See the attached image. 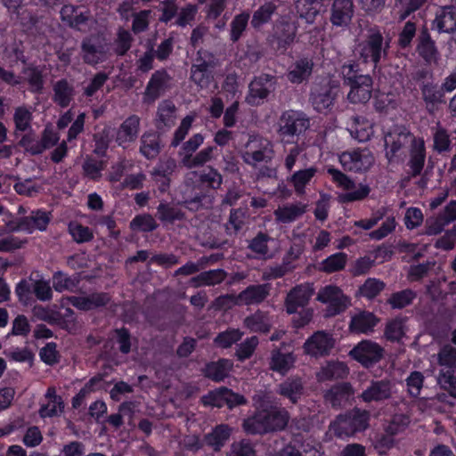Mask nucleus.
<instances>
[{
	"label": "nucleus",
	"instance_id": "obj_46",
	"mask_svg": "<svg viewBox=\"0 0 456 456\" xmlns=\"http://www.w3.org/2000/svg\"><path fill=\"white\" fill-rule=\"evenodd\" d=\"M22 74L31 92L41 93L43 91L45 80L43 70L39 67H26L22 69Z\"/></svg>",
	"mask_w": 456,
	"mask_h": 456
},
{
	"label": "nucleus",
	"instance_id": "obj_32",
	"mask_svg": "<svg viewBox=\"0 0 456 456\" xmlns=\"http://www.w3.org/2000/svg\"><path fill=\"white\" fill-rule=\"evenodd\" d=\"M233 367V363L228 359H219L208 362L202 370L203 375L215 382H221L226 379Z\"/></svg>",
	"mask_w": 456,
	"mask_h": 456
},
{
	"label": "nucleus",
	"instance_id": "obj_3",
	"mask_svg": "<svg viewBox=\"0 0 456 456\" xmlns=\"http://www.w3.org/2000/svg\"><path fill=\"white\" fill-rule=\"evenodd\" d=\"M390 38L385 40L378 29H370L366 39L359 44V54L364 62H372L377 67L387 55Z\"/></svg>",
	"mask_w": 456,
	"mask_h": 456
},
{
	"label": "nucleus",
	"instance_id": "obj_16",
	"mask_svg": "<svg viewBox=\"0 0 456 456\" xmlns=\"http://www.w3.org/2000/svg\"><path fill=\"white\" fill-rule=\"evenodd\" d=\"M335 346V338L330 333L318 330L309 337L305 344V352L314 357L329 355Z\"/></svg>",
	"mask_w": 456,
	"mask_h": 456
},
{
	"label": "nucleus",
	"instance_id": "obj_61",
	"mask_svg": "<svg viewBox=\"0 0 456 456\" xmlns=\"http://www.w3.org/2000/svg\"><path fill=\"white\" fill-rule=\"evenodd\" d=\"M59 140V134L54 131L53 127L46 126L42 132L41 139L38 141L37 151H39V154L56 145Z\"/></svg>",
	"mask_w": 456,
	"mask_h": 456
},
{
	"label": "nucleus",
	"instance_id": "obj_29",
	"mask_svg": "<svg viewBox=\"0 0 456 456\" xmlns=\"http://www.w3.org/2000/svg\"><path fill=\"white\" fill-rule=\"evenodd\" d=\"M296 359L293 353L282 352L280 348H274L270 354L269 369L281 375H285L293 368Z\"/></svg>",
	"mask_w": 456,
	"mask_h": 456
},
{
	"label": "nucleus",
	"instance_id": "obj_47",
	"mask_svg": "<svg viewBox=\"0 0 456 456\" xmlns=\"http://www.w3.org/2000/svg\"><path fill=\"white\" fill-rule=\"evenodd\" d=\"M184 213L171 203H160L157 208V217L162 223L174 224L184 219Z\"/></svg>",
	"mask_w": 456,
	"mask_h": 456
},
{
	"label": "nucleus",
	"instance_id": "obj_40",
	"mask_svg": "<svg viewBox=\"0 0 456 456\" xmlns=\"http://www.w3.org/2000/svg\"><path fill=\"white\" fill-rule=\"evenodd\" d=\"M85 62L94 65L103 61L105 57L104 45L95 43L92 38H85L81 44Z\"/></svg>",
	"mask_w": 456,
	"mask_h": 456
},
{
	"label": "nucleus",
	"instance_id": "obj_15",
	"mask_svg": "<svg viewBox=\"0 0 456 456\" xmlns=\"http://www.w3.org/2000/svg\"><path fill=\"white\" fill-rule=\"evenodd\" d=\"M339 162L346 171L361 172L373 165L374 157L367 149L355 150L343 152L339 156Z\"/></svg>",
	"mask_w": 456,
	"mask_h": 456
},
{
	"label": "nucleus",
	"instance_id": "obj_11",
	"mask_svg": "<svg viewBox=\"0 0 456 456\" xmlns=\"http://www.w3.org/2000/svg\"><path fill=\"white\" fill-rule=\"evenodd\" d=\"M317 300L328 305L326 316H335L350 305V299L338 287H323L317 294Z\"/></svg>",
	"mask_w": 456,
	"mask_h": 456
},
{
	"label": "nucleus",
	"instance_id": "obj_12",
	"mask_svg": "<svg viewBox=\"0 0 456 456\" xmlns=\"http://www.w3.org/2000/svg\"><path fill=\"white\" fill-rule=\"evenodd\" d=\"M279 134L285 137H295L309 127V119L302 112L287 110L280 118Z\"/></svg>",
	"mask_w": 456,
	"mask_h": 456
},
{
	"label": "nucleus",
	"instance_id": "obj_14",
	"mask_svg": "<svg viewBox=\"0 0 456 456\" xmlns=\"http://www.w3.org/2000/svg\"><path fill=\"white\" fill-rule=\"evenodd\" d=\"M349 354L362 365L369 368L382 359L384 349L375 342L362 340L350 351Z\"/></svg>",
	"mask_w": 456,
	"mask_h": 456
},
{
	"label": "nucleus",
	"instance_id": "obj_50",
	"mask_svg": "<svg viewBox=\"0 0 456 456\" xmlns=\"http://www.w3.org/2000/svg\"><path fill=\"white\" fill-rule=\"evenodd\" d=\"M244 324L252 331L263 333L268 332L271 327L268 316L259 311L245 318Z\"/></svg>",
	"mask_w": 456,
	"mask_h": 456
},
{
	"label": "nucleus",
	"instance_id": "obj_34",
	"mask_svg": "<svg viewBox=\"0 0 456 456\" xmlns=\"http://www.w3.org/2000/svg\"><path fill=\"white\" fill-rule=\"evenodd\" d=\"M349 374L347 365L339 361H330L325 365L322 366L317 372V379L320 382H324L333 379H344Z\"/></svg>",
	"mask_w": 456,
	"mask_h": 456
},
{
	"label": "nucleus",
	"instance_id": "obj_64",
	"mask_svg": "<svg viewBox=\"0 0 456 456\" xmlns=\"http://www.w3.org/2000/svg\"><path fill=\"white\" fill-rule=\"evenodd\" d=\"M158 224L155 219L149 214L136 216L130 223L132 230H140L149 232L156 230Z\"/></svg>",
	"mask_w": 456,
	"mask_h": 456
},
{
	"label": "nucleus",
	"instance_id": "obj_2",
	"mask_svg": "<svg viewBox=\"0 0 456 456\" xmlns=\"http://www.w3.org/2000/svg\"><path fill=\"white\" fill-rule=\"evenodd\" d=\"M439 367L436 384L441 390L456 399V347L451 344L442 346L436 354Z\"/></svg>",
	"mask_w": 456,
	"mask_h": 456
},
{
	"label": "nucleus",
	"instance_id": "obj_36",
	"mask_svg": "<svg viewBox=\"0 0 456 456\" xmlns=\"http://www.w3.org/2000/svg\"><path fill=\"white\" fill-rule=\"evenodd\" d=\"M110 299L107 293H93L88 296L71 297L69 302L80 310L88 311L107 305Z\"/></svg>",
	"mask_w": 456,
	"mask_h": 456
},
{
	"label": "nucleus",
	"instance_id": "obj_35",
	"mask_svg": "<svg viewBox=\"0 0 456 456\" xmlns=\"http://www.w3.org/2000/svg\"><path fill=\"white\" fill-rule=\"evenodd\" d=\"M314 294L311 287H294L287 295L286 309L289 314H294L298 307H304Z\"/></svg>",
	"mask_w": 456,
	"mask_h": 456
},
{
	"label": "nucleus",
	"instance_id": "obj_63",
	"mask_svg": "<svg viewBox=\"0 0 456 456\" xmlns=\"http://www.w3.org/2000/svg\"><path fill=\"white\" fill-rule=\"evenodd\" d=\"M199 183L202 185L203 183H207L208 188L218 190L223 184V175L217 169L208 167V171L200 174Z\"/></svg>",
	"mask_w": 456,
	"mask_h": 456
},
{
	"label": "nucleus",
	"instance_id": "obj_37",
	"mask_svg": "<svg viewBox=\"0 0 456 456\" xmlns=\"http://www.w3.org/2000/svg\"><path fill=\"white\" fill-rule=\"evenodd\" d=\"M378 322L379 319L372 313L363 311L352 317L349 328L354 333L368 334L373 331Z\"/></svg>",
	"mask_w": 456,
	"mask_h": 456
},
{
	"label": "nucleus",
	"instance_id": "obj_44",
	"mask_svg": "<svg viewBox=\"0 0 456 456\" xmlns=\"http://www.w3.org/2000/svg\"><path fill=\"white\" fill-rule=\"evenodd\" d=\"M230 436L231 428L227 425H218L204 436V443L215 451H219L228 441Z\"/></svg>",
	"mask_w": 456,
	"mask_h": 456
},
{
	"label": "nucleus",
	"instance_id": "obj_41",
	"mask_svg": "<svg viewBox=\"0 0 456 456\" xmlns=\"http://www.w3.org/2000/svg\"><path fill=\"white\" fill-rule=\"evenodd\" d=\"M140 153L148 159H155L161 151L159 134L155 132H146L141 137Z\"/></svg>",
	"mask_w": 456,
	"mask_h": 456
},
{
	"label": "nucleus",
	"instance_id": "obj_28",
	"mask_svg": "<svg viewBox=\"0 0 456 456\" xmlns=\"http://www.w3.org/2000/svg\"><path fill=\"white\" fill-rule=\"evenodd\" d=\"M314 61L310 57L297 59L289 68L287 79L292 84H301L307 81L314 69Z\"/></svg>",
	"mask_w": 456,
	"mask_h": 456
},
{
	"label": "nucleus",
	"instance_id": "obj_39",
	"mask_svg": "<svg viewBox=\"0 0 456 456\" xmlns=\"http://www.w3.org/2000/svg\"><path fill=\"white\" fill-rule=\"evenodd\" d=\"M354 395V389L350 383L343 382L332 387L325 395V399L332 407H340Z\"/></svg>",
	"mask_w": 456,
	"mask_h": 456
},
{
	"label": "nucleus",
	"instance_id": "obj_33",
	"mask_svg": "<svg viewBox=\"0 0 456 456\" xmlns=\"http://www.w3.org/2000/svg\"><path fill=\"white\" fill-rule=\"evenodd\" d=\"M30 222L33 223L36 228L44 231L50 222L49 214L41 210L33 211L29 216L22 218L19 224L9 222L7 224V229H0V235H3L7 231L14 232L18 231L22 226H28Z\"/></svg>",
	"mask_w": 456,
	"mask_h": 456
},
{
	"label": "nucleus",
	"instance_id": "obj_10",
	"mask_svg": "<svg viewBox=\"0 0 456 456\" xmlns=\"http://www.w3.org/2000/svg\"><path fill=\"white\" fill-rule=\"evenodd\" d=\"M268 295L265 287H247L239 295L227 294L216 299L217 305L229 309L234 305H252L262 302Z\"/></svg>",
	"mask_w": 456,
	"mask_h": 456
},
{
	"label": "nucleus",
	"instance_id": "obj_6",
	"mask_svg": "<svg viewBox=\"0 0 456 456\" xmlns=\"http://www.w3.org/2000/svg\"><path fill=\"white\" fill-rule=\"evenodd\" d=\"M274 155L273 144L271 141L260 136H250L246 143L242 159L247 165L255 167L259 163L270 164Z\"/></svg>",
	"mask_w": 456,
	"mask_h": 456
},
{
	"label": "nucleus",
	"instance_id": "obj_25",
	"mask_svg": "<svg viewBox=\"0 0 456 456\" xmlns=\"http://www.w3.org/2000/svg\"><path fill=\"white\" fill-rule=\"evenodd\" d=\"M432 29L439 33H452L456 29V6L440 7L432 21Z\"/></svg>",
	"mask_w": 456,
	"mask_h": 456
},
{
	"label": "nucleus",
	"instance_id": "obj_53",
	"mask_svg": "<svg viewBox=\"0 0 456 456\" xmlns=\"http://www.w3.org/2000/svg\"><path fill=\"white\" fill-rule=\"evenodd\" d=\"M249 20V13L241 12L237 14L232 19L230 27V39L232 42H237L243 32L246 30Z\"/></svg>",
	"mask_w": 456,
	"mask_h": 456
},
{
	"label": "nucleus",
	"instance_id": "obj_55",
	"mask_svg": "<svg viewBox=\"0 0 456 456\" xmlns=\"http://www.w3.org/2000/svg\"><path fill=\"white\" fill-rule=\"evenodd\" d=\"M68 229L69 234L77 243L88 242L94 238L91 229L87 226H84L78 222H70Z\"/></svg>",
	"mask_w": 456,
	"mask_h": 456
},
{
	"label": "nucleus",
	"instance_id": "obj_5",
	"mask_svg": "<svg viewBox=\"0 0 456 456\" xmlns=\"http://www.w3.org/2000/svg\"><path fill=\"white\" fill-rule=\"evenodd\" d=\"M216 66L212 53L200 49L190 69V79L199 88L206 89L212 82L213 69Z\"/></svg>",
	"mask_w": 456,
	"mask_h": 456
},
{
	"label": "nucleus",
	"instance_id": "obj_17",
	"mask_svg": "<svg viewBox=\"0 0 456 456\" xmlns=\"http://www.w3.org/2000/svg\"><path fill=\"white\" fill-rule=\"evenodd\" d=\"M192 178L187 177L186 190L183 193V204L191 211H198L202 208H208L211 205V200L203 189L201 183H193Z\"/></svg>",
	"mask_w": 456,
	"mask_h": 456
},
{
	"label": "nucleus",
	"instance_id": "obj_8",
	"mask_svg": "<svg viewBox=\"0 0 456 456\" xmlns=\"http://www.w3.org/2000/svg\"><path fill=\"white\" fill-rule=\"evenodd\" d=\"M419 140L404 126H395L390 128L384 135L386 157L388 162H392L396 154L406 145L411 146Z\"/></svg>",
	"mask_w": 456,
	"mask_h": 456
},
{
	"label": "nucleus",
	"instance_id": "obj_1",
	"mask_svg": "<svg viewBox=\"0 0 456 456\" xmlns=\"http://www.w3.org/2000/svg\"><path fill=\"white\" fill-rule=\"evenodd\" d=\"M289 420V414L284 408L271 407L257 411L243 422V429L251 435H262L283 430Z\"/></svg>",
	"mask_w": 456,
	"mask_h": 456
},
{
	"label": "nucleus",
	"instance_id": "obj_22",
	"mask_svg": "<svg viewBox=\"0 0 456 456\" xmlns=\"http://www.w3.org/2000/svg\"><path fill=\"white\" fill-rule=\"evenodd\" d=\"M350 91L347 94V100L354 104L366 103L371 98L373 79L366 74L362 77H358L351 84Z\"/></svg>",
	"mask_w": 456,
	"mask_h": 456
},
{
	"label": "nucleus",
	"instance_id": "obj_38",
	"mask_svg": "<svg viewBox=\"0 0 456 456\" xmlns=\"http://www.w3.org/2000/svg\"><path fill=\"white\" fill-rule=\"evenodd\" d=\"M425 144L424 141L420 139L411 145L410 151V159L408 162V166L410 167V177H416L417 175H420L425 164Z\"/></svg>",
	"mask_w": 456,
	"mask_h": 456
},
{
	"label": "nucleus",
	"instance_id": "obj_57",
	"mask_svg": "<svg viewBox=\"0 0 456 456\" xmlns=\"http://www.w3.org/2000/svg\"><path fill=\"white\" fill-rule=\"evenodd\" d=\"M258 344L259 340L256 336L248 338L243 342L237 345L235 356L239 361L244 362L252 356Z\"/></svg>",
	"mask_w": 456,
	"mask_h": 456
},
{
	"label": "nucleus",
	"instance_id": "obj_19",
	"mask_svg": "<svg viewBox=\"0 0 456 456\" xmlns=\"http://www.w3.org/2000/svg\"><path fill=\"white\" fill-rule=\"evenodd\" d=\"M172 87V77L165 69H160L152 73L145 88V97L151 101H156Z\"/></svg>",
	"mask_w": 456,
	"mask_h": 456
},
{
	"label": "nucleus",
	"instance_id": "obj_30",
	"mask_svg": "<svg viewBox=\"0 0 456 456\" xmlns=\"http://www.w3.org/2000/svg\"><path fill=\"white\" fill-rule=\"evenodd\" d=\"M176 121V108L175 105L168 100L162 101L157 111V118L155 120L156 128L159 133H164L167 129L175 126Z\"/></svg>",
	"mask_w": 456,
	"mask_h": 456
},
{
	"label": "nucleus",
	"instance_id": "obj_52",
	"mask_svg": "<svg viewBox=\"0 0 456 456\" xmlns=\"http://www.w3.org/2000/svg\"><path fill=\"white\" fill-rule=\"evenodd\" d=\"M346 260L347 256L345 253L333 254L321 263L320 270L328 273L340 271L344 269Z\"/></svg>",
	"mask_w": 456,
	"mask_h": 456
},
{
	"label": "nucleus",
	"instance_id": "obj_13",
	"mask_svg": "<svg viewBox=\"0 0 456 456\" xmlns=\"http://www.w3.org/2000/svg\"><path fill=\"white\" fill-rule=\"evenodd\" d=\"M370 413L367 411L354 409L352 411L339 415L336 425L341 434L354 435L365 430L369 426Z\"/></svg>",
	"mask_w": 456,
	"mask_h": 456
},
{
	"label": "nucleus",
	"instance_id": "obj_60",
	"mask_svg": "<svg viewBox=\"0 0 456 456\" xmlns=\"http://www.w3.org/2000/svg\"><path fill=\"white\" fill-rule=\"evenodd\" d=\"M245 211L241 208L232 209L225 230L227 234H237L244 225Z\"/></svg>",
	"mask_w": 456,
	"mask_h": 456
},
{
	"label": "nucleus",
	"instance_id": "obj_9",
	"mask_svg": "<svg viewBox=\"0 0 456 456\" xmlns=\"http://www.w3.org/2000/svg\"><path fill=\"white\" fill-rule=\"evenodd\" d=\"M298 26L297 22L289 20H277L273 26V33L269 37L271 46L281 53L294 43Z\"/></svg>",
	"mask_w": 456,
	"mask_h": 456
},
{
	"label": "nucleus",
	"instance_id": "obj_43",
	"mask_svg": "<svg viewBox=\"0 0 456 456\" xmlns=\"http://www.w3.org/2000/svg\"><path fill=\"white\" fill-rule=\"evenodd\" d=\"M53 101L61 108L68 107L75 95L74 86L67 80H58L53 85Z\"/></svg>",
	"mask_w": 456,
	"mask_h": 456
},
{
	"label": "nucleus",
	"instance_id": "obj_49",
	"mask_svg": "<svg viewBox=\"0 0 456 456\" xmlns=\"http://www.w3.org/2000/svg\"><path fill=\"white\" fill-rule=\"evenodd\" d=\"M134 37L130 31L118 28L113 42L114 52L118 56H124L130 50Z\"/></svg>",
	"mask_w": 456,
	"mask_h": 456
},
{
	"label": "nucleus",
	"instance_id": "obj_20",
	"mask_svg": "<svg viewBox=\"0 0 456 456\" xmlns=\"http://www.w3.org/2000/svg\"><path fill=\"white\" fill-rule=\"evenodd\" d=\"M60 14L63 22L77 30H82L93 18L89 10L73 4L63 5Z\"/></svg>",
	"mask_w": 456,
	"mask_h": 456
},
{
	"label": "nucleus",
	"instance_id": "obj_31",
	"mask_svg": "<svg viewBox=\"0 0 456 456\" xmlns=\"http://www.w3.org/2000/svg\"><path fill=\"white\" fill-rule=\"evenodd\" d=\"M295 7L298 17L308 24L314 23L317 16L326 12L323 0H297Z\"/></svg>",
	"mask_w": 456,
	"mask_h": 456
},
{
	"label": "nucleus",
	"instance_id": "obj_21",
	"mask_svg": "<svg viewBox=\"0 0 456 456\" xmlns=\"http://www.w3.org/2000/svg\"><path fill=\"white\" fill-rule=\"evenodd\" d=\"M353 0H331L330 20L335 27H347L354 17Z\"/></svg>",
	"mask_w": 456,
	"mask_h": 456
},
{
	"label": "nucleus",
	"instance_id": "obj_54",
	"mask_svg": "<svg viewBox=\"0 0 456 456\" xmlns=\"http://www.w3.org/2000/svg\"><path fill=\"white\" fill-rule=\"evenodd\" d=\"M16 131L26 132L31 128L32 112L25 106L17 107L13 114Z\"/></svg>",
	"mask_w": 456,
	"mask_h": 456
},
{
	"label": "nucleus",
	"instance_id": "obj_56",
	"mask_svg": "<svg viewBox=\"0 0 456 456\" xmlns=\"http://www.w3.org/2000/svg\"><path fill=\"white\" fill-rule=\"evenodd\" d=\"M316 173V168L310 167L304 170H299L293 174L291 176V183L295 188V191L298 194H302L305 191V185L311 181Z\"/></svg>",
	"mask_w": 456,
	"mask_h": 456
},
{
	"label": "nucleus",
	"instance_id": "obj_27",
	"mask_svg": "<svg viewBox=\"0 0 456 456\" xmlns=\"http://www.w3.org/2000/svg\"><path fill=\"white\" fill-rule=\"evenodd\" d=\"M420 90L426 110L429 114H434L438 110L440 105L445 102L444 92L437 84L427 82L421 86Z\"/></svg>",
	"mask_w": 456,
	"mask_h": 456
},
{
	"label": "nucleus",
	"instance_id": "obj_58",
	"mask_svg": "<svg viewBox=\"0 0 456 456\" xmlns=\"http://www.w3.org/2000/svg\"><path fill=\"white\" fill-rule=\"evenodd\" d=\"M243 336V332H241L238 329H229L224 332L219 333L214 339V342L216 346L222 348H228L232 346V344L238 342Z\"/></svg>",
	"mask_w": 456,
	"mask_h": 456
},
{
	"label": "nucleus",
	"instance_id": "obj_7",
	"mask_svg": "<svg viewBox=\"0 0 456 456\" xmlns=\"http://www.w3.org/2000/svg\"><path fill=\"white\" fill-rule=\"evenodd\" d=\"M277 86V77L269 74H261L256 77L248 85V93L246 102L251 106L264 103L272 94Z\"/></svg>",
	"mask_w": 456,
	"mask_h": 456
},
{
	"label": "nucleus",
	"instance_id": "obj_45",
	"mask_svg": "<svg viewBox=\"0 0 456 456\" xmlns=\"http://www.w3.org/2000/svg\"><path fill=\"white\" fill-rule=\"evenodd\" d=\"M305 212V205L302 203L290 204L278 208L274 211L275 218L281 223H290Z\"/></svg>",
	"mask_w": 456,
	"mask_h": 456
},
{
	"label": "nucleus",
	"instance_id": "obj_26",
	"mask_svg": "<svg viewBox=\"0 0 456 456\" xmlns=\"http://www.w3.org/2000/svg\"><path fill=\"white\" fill-rule=\"evenodd\" d=\"M305 392V384L301 378L291 376L281 382L276 388V393L288 399L292 404H296L301 399Z\"/></svg>",
	"mask_w": 456,
	"mask_h": 456
},
{
	"label": "nucleus",
	"instance_id": "obj_24",
	"mask_svg": "<svg viewBox=\"0 0 456 456\" xmlns=\"http://www.w3.org/2000/svg\"><path fill=\"white\" fill-rule=\"evenodd\" d=\"M416 51L428 64L436 63L439 60L440 54L438 49L426 27L421 28L417 37Z\"/></svg>",
	"mask_w": 456,
	"mask_h": 456
},
{
	"label": "nucleus",
	"instance_id": "obj_18",
	"mask_svg": "<svg viewBox=\"0 0 456 456\" xmlns=\"http://www.w3.org/2000/svg\"><path fill=\"white\" fill-rule=\"evenodd\" d=\"M395 384L388 379L371 380L370 385L359 395L364 403H379L388 400L394 393Z\"/></svg>",
	"mask_w": 456,
	"mask_h": 456
},
{
	"label": "nucleus",
	"instance_id": "obj_23",
	"mask_svg": "<svg viewBox=\"0 0 456 456\" xmlns=\"http://www.w3.org/2000/svg\"><path fill=\"white\" fill-rule=\"evenodd\" d=\"M140 130V118L131 115L126 118L117 130L116 142L118 146L126 149L132 142H135Z\"/></svg>",
	"mask_w": 456,
	"mask_h": 456
},
{
	"label": "nucleus",
	"instance_id": "obj_42",
	"mask_svg": "<svg viewBox=\"0 0 456 456\" xmlns=\"http://www.w3.org/2000/svg\"><path fill=\"white\" fill-rule=\"evenodd\" d=\"M368 127V120L358 115L350 116L346 122L347 131L354 139L359 142H365L370 138Z\"/></svg>",
	"mask_w": 456,
	"mask_h": 456
},
{
	"label": "nucleus",
	"instance_id": "obj_51",
	"mask_svg": "<svg viewBox=\"0 0 456 456\" xmlns=\"http://www.w3.org/2000/svg\"><path fill=\"white\" fill-rule=\"evenodd\" d=\"M276 9L277 6L273 3H265L256 11L254 12L251 20V25L254 28H259L263 24L267 23L271 20Z\"/></svg>",
	"mask_w": 456,
	"mask_h": 456
},
{
	"label": "nucleus",
	"instance_id": "obj_4",
	"mask_svg": "<svg viewBox=\"0 0 456 456\" xmlns=\"http://www.w3.org/2000/svg\"><path fill=\"white\" fill-rule=\"evenodd\" d=\"M340 90L338 82L328 80L313 84L309 94V102L318 112L331 110Z\"/></svg>",
	"mask_w": 456,
	"mask_h": 456
},
{
	"label": "nucleus",
	"instance_id": "obj_48",
	"mask_svg": "<svg viewBox=\"0 0 456 456\" xmlns=\"http://www.w3.org/2000/svg\"><path fill=\"white\" fill-rule=\"evenodd\" d=\"M215 150L216 147L208 146L195 155H184L182 159V164L187 168L202 167L211 160Z\"/></svg>",
	"mask_w": 456,
	"mask_h": 456
},
{
	"label": "nucleus",
	"instance_id": "obj_62",
	"mask_svg": "<svg viewBox=\"0 0 456 456\" xmlns=\"http://www.w3.org/2000/svg\"><path fill=\"white\" fill-rule=\"evenodd\" d=\"M415 297L416 293L410 289H406L392 294L388 299V303L393 308L402 309L411 304Z\"/></svg>",
	"mask_w": 456,
	"mask_h": 456
},
{
	"label": "nucleus",
	"instance_id": "obj_59",
	"mask_svg": "<svg viewBox=\"0 0 456 456\" xmlns=\"http://www.w3.org/2000/svg\"><path fill=\"white\" fill-rule=\"evenodd\" d=\"M409 424L410 417L403 413H398L393 415L384 430L386 433L396 436L404 431Z\"/></svg>",
	"mask_w": 456,
	"mask_h": 456
}]
</instances>
